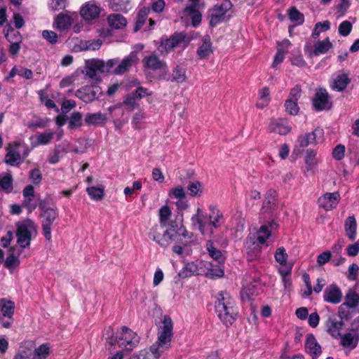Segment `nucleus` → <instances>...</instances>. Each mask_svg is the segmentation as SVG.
Wrapping results in <instances>:
<instances>
[{
	"instance_id": "nucleus-1",
	"label": "nucleus",
	"mask_w": 359,
	"mask_h": 359,
	"mask_svg": "<svg viewBox=\"0 0 359 359\" xmlns=\"http://www.w3.org/2000/svg\"><path fill=\"white\" fill-rule=\"evenodd\" d=\"M165 229L163 233L158 231V227L152 233V239L162 248H165L173 242L186 245L191 238L183 225H179L174 222H171Z\"/></svg>"
},
{
	"instance_id": "nucleus-2",
	"label": "nucleus",
	"mask_w": 359,
	"mask_h": 359,
	"mask_svg": "<svg viewBox=\"0 0 359 359\" xmlns=\"http://www.w3.org/2000/svg\"><path fill=\"white\" fill-rule=\"evenodd\" d=\"M174 323L170 317L164 316L158 326L157 341L150 347V351L158 359L171 347Z\"/></svg>"
},
{
	"instance_id": "nucleus-3",
	"label": "nucleus",
	"mask_w": 359,
	"mask_h": 359,
	"mask_svg": "<svg viewBox=\"0 0 359 359\" xmlns=\"http://www.w3.org/2000/svg\"><path fill=\"white\" fill-rule=\"evenodd\" d=\"M274 226L275 224L270 223L260 226L257 233L258 243H256L254 237H248L245 243V246L250 259H253L259 256L260 253L259 244L264 245L266 243V240L271 235V230L274 228Z\"/></svg>"
},
{
	"instance_id": "nucleus-4",
	"label": "nucleus",
	"mask_w": 359,
	"mask_h": 359,
	"mask_svg": "<svg viewBox=\"0 0 359 359\" xmlns=\"http://www.w3.org/2000/svg\"><path fill=\"white\" fill-rule=\"evenodd\" d=\"M53 26L60 32L67 31L72 27L74 33L79 34L83 28V22L79 20V16L76 12L67 11L55 16Z\"/></svg>"
},
{
	"instance_id": "nucleus-5",
	"label": "nucleus",
	"mask_w": 359,
	"mask_h": 359,
	"mask_svg": "<svg viewBox=\"0 0 359 359\" xmlns=\"http://www.w3.org/2000/svg\"><path fill=\"white\" fill-rule=\"evenodd\" d=\"M118 59H110L104 61L100 59L93 58L85 61L84 69L82 74H85L88 78L98 80L99 74L109 73L114 65L118 64Z\"/></svg>"
},
{
	"instance_id": "nucleus-6",
	"label": "nucleus",
	"mask_w": 359,
	"mask_h": 359,
	"mask_svg": "<svg viewBox=\"0 0 359 359\" xmlns=\"http://www.w3.org/2000/svg\"><path fill=\"white\" fill-rule=\"evenodd\" d=\"M37 233L36 225L30 219L20 222L17 224V243L20 248L28 247L33 237Z\"/></svg>"
},
{
	"instance_id": "nucleus-7",
	"label": "nucleus",
	"mask_w": 359,
	"mask_h": 359,
	"mask_svg": "<svg viewBox=\"0 0 359 359\" xmlns=\"http://www.w3.org/2000/svg\"><path fill=\"white\" fill-rule=\"evenodd\" d=\"M192 38L184 33L175 34L170 39L162 41L158 46L161 55H165L175 48H184L191 41Z\"/></svg>"
},
{
	"instance_id": "nucleus-8",
	"label": "nucleus",
	"mask_w": 359,
	"mask_h": 359,
	"mask_svg": "<svg viewBox=\"0 0 359 359\" xmlns=\"http://www.w3.org/2000/svg\"><path fill=\"white\" fill-rule=\"evenodd\" d=\"M324 131L320 128H316L311 133H306L298 136L294 147V150L302 152L310 144H317L323 141Z\"/></svg>"
},
{
	"instance_id": "nucleus-9",
	"label": "nucleus",
	"mask_w": 359,
	"mask_h": 359,
	"mask_svg": "<svg viewBox=\"0 0 359 359\" xmlns=\"http://www.w3.org/2000/svg\"><path fill=\"white\" fill-rule=\"evenodd\" d=\"M115 341L120 348L131 351L138 344L139 337L133 330L123 327L116 332Z\"/></svg>"
},
{
	"instance_id": "nucleus-10",
	"label": "nucleus",
	"mask_w": 359,
	"mask_h": 359,
	"mask_svg": "<svg viewBox=\"0 0 359 359\" xmlns=\"http://www.w3.org/2000/svg\"><path fill=\"white\" fill-rule=\"evenodd\" d=\"M215 311L219 318L226 326L233 323L238 314L233 299L227 302L225 305L220 304H216Z\"/></svg>"
},
{
	"instance_id": "nucleus-11",
	"label": "nucleus",
	"mask_w": 359,
	"mask_h": 359,
	"mask_svg": "<svg viewBox=\"0 0 359 359\" xmlns=\"http://www.w3.org/2000/svg\"><path fill=\"white\" fill-rule=\"evenodd\" d=\"M41 210V216L42 217L41 226L43 235L48 241L51 240L52 224L58 215L56 209L53 208H46L42 205H39Z\"/></svg>"
},
{
	"instance_id": "nucleus-12",
	"label": "nucleus",
	"mask_w": 359,
	"mask_h": 359,
	"mask_svg": "<svg viewBox=\"0 0 359 359\" xmlns=\"http://www.w3.org/2000/svg\"><path fill=\"white\" fill-rule=\"evenodd\" d=\"M209 266L210 262L203 260L187 262L179 272V276L185 278L191 276L204 275L207 273L205 267Z\"/></svg>"
},
{
	"instance_id": "nucleus-13",
	"label": "nucleus",
	"mask_w": 359,
	"mask_h": 359,
	"mask_svg": "<svg viewBox=\"0 0 359 359\" xmlns=\"http://www.w3.org/2000/svg\"><path fill=\"white\" fill-rule=\"evenodd\" d=\"M151 93L147 88L138 86L136 90L128 95L123 101L118 104V106L123 107L125 110L133 111L140 106L137 100L142 97L150 95Z\"/></svg>"
},
{
	"instance_id": "nucleus-14",
	"label": "nucleus",
	"mask_w": 359,
	"mask_h": 359,
	"mask_svg": "<svg viewBox=\"0 0 359 359\" xmlns=\"http://www.w3.org/2000/svg\"><path fill=\"white\" fill-rule=\"evenodd\" d=\"M232 4L230 1L225 0L220 5H217L210 11V23L215 26L229 18V11Z\"/></svg>"
},
{
	"instance_id": "nucleus-15",
	"label": "nucleus",
	"mask_w": 359,
	"mask_h": 359,
	"mask_svg": "<svg viewBox=\"0 0 359 359\" xmlns=\"http://www.w3.org/2000/svg\"><path fill=\"white\" fill-rule=\"evenodd\" d=\"M22 149H25V146L20 141L10 143L7 148V154L5 157L6 163L11 165H15L20 163L22 158L27 155V152H25L22 158L21 157L20 152Z\"/></svg>"
},
{
	"instance_id": "nucleus-16",
	"label": "nucleus",
	"mask_w": 359,
	"mask_h": 359,
	"mask_svg": "<svg viewBox=\"0 0 359 359\" xmlns=\"http://www.w3.org/2000/svg\"><path fill=\"white\" fill-rule=\"evenodd\" d=\"M101 8L95 1H90L83 4L79 10V14L83 22L90 23L97 19L100 15Z\"/></svg>"
},
{
	"instance_id": "nucleus-17",
	"label": "nucleus",
	"mask_w": 359,
	"mask_h": 359,
	"mask_svg": "<svg viewBox=\"0 0 359 359\" xmlns=\"http://www.w3.org/2000/svg\"><path fill=\"white\" fill-rule=\"evenodd\" d=\"M263 285L259 274H255L254 277H247L243 283L241 294L246 297L258 294L262 290Z\"/></svg>"
},
{
	"instance_id": "nucleus-18",
	"label": "nucleus",
	"mask_w": 359,
	"mask_h": 359,
	"mask_svg": "<svg viewBox=\"0 0 359 359\" xmlns=\"http://www.w3.org/2000/svg\"><path fill=\"white\" fill-rule=\"evenodd\" d=\"M102 94L101 88L98 86H86L79 89L75 95L83 102L88 103L97 99Z\"/></svg>"
},
{
	"instance_id": "nucleus-19",
	"label": "nucleus",
	"mask_w": 359,
	"mask_h": 359,
	"mask_svg": "<svg viewBox=\"0 0 359 359\" xmlns=\"http://www.w3.org/2000/svg\"><path fill=\"white\" fill-rule=\"evenodd\" d=\"M191 220L193 226L197 228L203 236H211L212 231L209 230L208 222L201 208L196 209V212L192 215Z\"/></svg>"
},
{
	"instance_id": "nucleus-20",
	"label": "nucleus",
	"mask_w": 359,
	"mask_h": 359,
	"mask_svg": "<svg viewBox=\"0 0 359 359\" xmlns=\"http://www.w3.org/2000/svg\"><path fill=\"white\" fill-rule=\"evenodd\" d=\"M201 13L196 9V4L186 7L182 14V20L187 26L197 27L201 23Z\"/></svg>"
},
{
	"instance_id": "nucleus-21",
	"label": "nucleus",
	"mask_w": 359,
	"mask_h": 359,
	"mask_svg": "<svg viewBox=\"0 0 359 359\" xmlns=\"http://www.w3.org/2000/svg\"><path fill=\"white\" fill-rule=\"evenodd\" d=\"M301 88L299 86H294L290 91L288 98L285 103L286 111L291 115H297L299 107L297 101L301 96Z\"/></svg>"
},
{
	"instance_id": "nucleus-22",
	"label": "nucleus",
	"mask_w": 359,
	"mask_h": 359,
	"mask_svg": "<svg viewBox=\"0 0 359 359\" xmlns=\"http://www.w3.org/2000/svg\"><path fill=\"white\" fill-rule=\"evenodd\" d=\"M14 310V302L4 298L0 299V319L2 318H7L9 320L2 322V325L4 327H9L11 326Z\"/></svg>"
},
{
	"instance_id": "nucleus-23",
	"label": "nucleus",
	"mask_w": 359,
	"mask_h": 359,
	"mask_svg": "<svg viewBox=\"0 0 359 359\" xmlns=\"http://www.w3.org/2000/svg\"><path fill=\"white\" fill-rule=\"evenodd\" d=\"M340 195L338 192L325 193L318 200V205L326 211L335 208L340 200Z\"/></svg>"
},
{
	"instance_id": "nucleus-24",
	"label": "nucleus",
	"mask_w": 359,
	"mask_h": 359,
	"mask_svg": "<svg viewBox=\"0 0 359 359\" xmlns=\"http://www.w3.org/2000/svg\"><path fill=\"white\" fill-rule=\"evenodd\" d=\"M142 64L144 69L162 70L165 73L168 72L166 63L154 54L145 56L142 60Z\"/></svg>"
},
{
	"instance_id": "nucleus-25",
	"label": "nucleus",
	"mask_w": 359,
	"mask_h": 359,
	"mask_svg": "<svg viewBox=\"0 0 359 359\" xmlns=\"http://www.w3.org/2000/svg\"><path fill=\"white\" fill-rule=\"evenodd\" d=\"M209 210L210 211L209 215L208 222L209 230L213 233V229H217L221 226L225 222V218L223 212L214 205H210Z\"/></svg>"
},
{
	"instance_id": "nucleus-26",
	"label": "nucleus",
	"mask_w": 359,
	"mask_h": 359,
	"mask_svg": "<svg viewBox=\"0 0 359 359\" xmlns=\"http://www.w3.org/2000/svg\"><path fill=\"white\" fill-rule=\"evenodd\" d=\"M139 60L137 53L132 52L129 55L123 58L118 66L113 69L112 72L115 74H123L128 72L130 68L135 65Z\"/></svg>"
},
{
	"instance_id": "nucleus-27",
	"label": "nucleus",
	"mask_w": 359,
	"mask_h": 359,
	"mask_svg": "<svg viewBox=\"0 0 359 359\" xmlns=\"http://www.w3.org/2000/svg\"><path fill=\"white\" fill-rule=\"evenodd\" d=\"M305 350L306 352L310 355L312 359H317L321 354V347L318 344L315 337L311 334L306 336Z\"/></svg>"
},
{
	"instance_id": "nucleus-28",
	"label": "nucleus",
	"mask_w": 359,
	"mask_h": 359,
	"mask_svg": "<svg viewBox=\"0 0 359 359\" xmlns=\"http://www.w3.org/2000/svg\"><path fill=\"white\" fill-rule=\"evenodd\" d=\"M161 79L182 83L187 80V69L183 65H177L172 70L171 76L161 75Z\"/></svg>"
},
{
	"instance_id": "nucleus-29",
	"label": "nucleus",
	"mask_w": 359,
	"mask_h": 359,
	"mask_svg": "<svg viewBox=\"0 0 359 359\" xmlns=\"http://www.w3.org/2000/svg\"><path fill=\"white\" fill-rule=\"evenodd\" d=\"M359 334L355 331H351L340 337V344L344 349L353 350L358 343Z\"/></svg>"
},
{
	"instance_id": "nucleus-30",
	"label": "nucleus",
	"mask_w": 359,
	"mask_h": 359,
	"mask_svg": "<svg viewBox=\"0 0 359 359\" xmlns=\"http://www.w3.org/2000/svg\"><path fill=\"white\" fill-rule=\"evenodd\" d=\"M351 80L348 73L340 72L332 76V88L337 91H343L346 88Z\"/></svg>"
},
{
	"instance_id": "nucleus-31",
	"label": "nucleus",
	"mask_w": 359,
	"mask_h": 359,
	"mask_svg": "<svg viewBox=\"0 0 359 359\" xmlns=\"http://www.w3.org/2000/svg\"><path fill=\"white\" fill-rule=\"evenodd\" d=\"M291 43L289 40L285 39L278 43L277 52L274 56L272 67L276 68L284 60Z\"/></svg>"
},
{
	"instance_id": "nucleus-32",
	"label": "nucleus",
	"mask_w": 359,
	"mask_h": 359,
	"mask_svg": "<svg viewBox=\"0 0 359 359\" xmlns=\"http://www.w3.org/2000/svg\"><path fill=\"white\" fill-rule=\"evenodd\" d=\"M323 297L327 302L338 304L341 300L342 294L337 285H330L325 290Z\"/></svg>"
},
{
	"instance_id": "nucleus-33",
	"label": "nucleus",
	"mask_w": 359,
	"mask_h": 359,
	"mask_svg": "<svg viewBox=\"0 0 359 359\" xmlns=\"http://www.w3.org/2000/svg\"><path fill=\"white\" fill-rule=\"evenodd\" d=\"M269 129L271 132H274L281 135H285L291 131V127L288 122L284 119L271 120Z\"/></svg>"
},
{
	"instance_id": "nucleus-34",
	"label": "nucleus",
	"mask_w": 359,
	"mask_h": 359,
	"mask_svg": "<svg viewBox=\"0 0 359 359\" xmlns=\"http://www.w3.org/2000/svg\"><path fill=\"white\" fill-rule=\"evenodd\" d=\"M196 53L200 59L208 58L213 53V47L209 36H205L202 39Z\"/></svg>"
},
{
	"instance_id": "nucleus-35",
	"label": "nucleus",
	"mask_w": 359,
	"mask_h": 359,
	"mask_svg": "<svg viewBox=\"0 0 359 359\" xmlns=\"http://www.w3.org/2000/svg\"><path fill=\"white\" fill-rule=\"evenodd\" d=\"M328 93L325 90L319 89L313 100V105L318 111H321L327 108Z\"/></svg>"
},
{
	"instance_id": "nucleus-36",
	"label": "nucleus",
	"mask_w": 359,
	"mask_h": 359,
	"mask_svg": "<svg viewBox=\"0 0 359 359\" xmlns=\"http://www.w3.org/2000/svg\"><path fill=\"white\" fill-rule=\"evenodd\" d=\"M306 171L315 173L318 168L317 152L314 149H308L304 157Z\"/></svg>"
},
{
	"instance_id": "nucleus-37",
	"label": "nucleus",
	"mask_w": 359,
	"mask_h": 359,
	"mask_svg": "<svg viewBox=\"0 0 359 359\" xmlns=\"http://www.w3.org/2000/svg\"><path fill=\"white\" fill-rule=\"evenodd\" d=\"M54 133L50 131L36 133L31 137V144L33 147L48 144L51 142Z\"/></svg>"
},
{
	"instance_id": "nucleus-38",
	"label": "nucleus",
	"mask_w": 359,
	"mask_h": 359,
	"mask_svg": "<svg viewBox=\"0 0 359 359\" xmlns=\"http://www.w3.org/2000/svg\"><path fill=\"white\" fill-rule=\"evenodd\" d=\"M52 352V347L48 343H44L36 347L31 353L32 359H47Z\"/></svg>"
},
{
	"instance_id": "nucleus-39",
	"label": "nucleus",
	"mask_w": 359,
	"mask_h": 359,
	"mask_svg": "<svg viewBox=\"0 0 359 359\" xmlns=\"http://www.w3.org/2000/svg\"><path fill=\"white\" fill-rule=\"evenodd\" d=\"M107 120L106 114L101 112L89 113L86 115L85 121L88 125L102 126Z\"/></svg>"
},
{
	"instance_id": "nucleus-40",
	"label": "nucleus",
	"mask_w": 359,
	"mask_h": 359,
	"mask_svg": "<svg viewBox=\"0 0 359 359\" xmlns=\"http://www.w3.org/2000/svg\"><path fill=\"white\" fill-rule=\"evenodd\" d=\"M107 20L109 27L112 29H121L127 24L126 18L120 14H111L109 15Z\"/></svg>"
},
{
	"instance_id": "nucleus-41",
	"label": "nucleus",
	"mask_w": 359,
	"mask_h": 359,
	"mask_svg": "<svg viewBox=\"0 0 359 359\" xmlns=\"http://www.w3.org/2000/svg\"><path fill=\"white\" fill-rule=\"evenodd\" d=\"M25 200L23 205L27 208L29 212L33 211L36 208V203H32L34 198V189L32 186H28L23 191Z\"/></svg>"
},
{
	"instance_id": "nucleus-42",
	"label": "nucleus",
	"mask_w": 359,
	"mask_h": 359,
	"mask_svg": "<svg viewBox=\"0 0 359 359\" xmlns=\"http://www.w3.org/2000/svg\"><path fill=\"white\" fill-rule=\"evenodd\" d=\"M171 215L172 212L168 205H165L160 208L158 213L160 227H166L170 224Z\"/></svg>"
},
{
	"instance_id": "nucleus-43",
	"label": "nucleus",
	"mask_w": 359,
	"mask_h": 359,
	"mask_svg": "<svg viewBox=\"0 0 359 359\" xmlns=\"http://www.w3.org/2000/svg\"><path fill=\"white\" fill-rule=\"evenodd\" d=\"M16 75H19L27 79H32L33 74L30 69L24 68L20 66H14L11 70L8 76L6 77V79L8 80Z\"/></svg>"
},
{
	"instance_id": "nucleus-44",
	"label": "nucleus",
	"mask_w": 359,
	"mask_h": 359,
	"mask_svg": "<svg viewBox=\"0 0 359 359\" xmlns=\"http://www.w3.org/2000/svg\"><path fill=\"white\" fill-rule=\"evenodd\" d=\"M20 253V250L17 248L11 249L5 262V264L8 268L15 269L19 265L20 261L18 259V256Z\"/></svg>"
},
{
	"instance_id": "nucleus-45",
	"label": "nucleus",
	"mask_w": 359,
	"mask_h": 359,
	"mask_svg": "<svg viewBox=\"0 0 359 359\" xmlns=\"http://www.w3.org/2000/svg\"><path fill=\"white\" fill-rule=\"evenodd\" d=\"M332 45L330 41L328 38L323 41H319L316 42L314 45L313 53L316 55H319L321 54L326 53L330 48H332Z\"/></svg>"
},
{
	"instance_id": "nucleus-46",
	"label": "nucleus",
	"mask_w": 359,
	"mask_h": 359,
	"mask_svg": "<svg viewBox=\"0 0 359 359\" xmlns=\"http://www.w3.org/2000/svg\"><path fill=\"white\" fill-rule=\"evenodd\" d=\"M274 258L277 263L282 266L281 268H285L287 266H292L287 263L288 255L284 247H279L274 253Z\"/></svg>"
},
{
	"instance_id": "nucleus-47",
	"label": "nucleus",
	"mask_w": 359,
	"mask_h": 359,
	"mask_svg": "<svg viewBox=\"0 0 359 359\" xmlns=\"http://www.w3.org/2000/svg\"><path fill=\"white\" fill-rule=\"evenodd\" d=\"M356 221L353 216L348 217L345 222V230L347 236L353 240L356 236Z\"/></svg>"
},
{
	"instance_id": "nucleus-48",
	"label": "nucleus",
	"mask_w": 359,
	"mask_h": 359,
	"mask_svg": "<svg viewBox=\"0 0 359 359\" xmlns=\"http://www.w3.org/2000/svg\"><path fill=\"white\" fill-rule=\"evenodd\" d=\"M111 8L116 11L127 12L130 9V2L126 0H106Z\"/></svg>"
},
{
	"instance_id": "nucleus-49",
	"label": "nucleus",
	"mask_w": 359,
	"mask_h": 359,
	"mask_svg": "<svg viewBox=\"0 0 359 359\" xmlns=\"http://www.w3.org/2000/svg\"><path fill=\"white\" fill-rule=\"evenodd\" d=\"M81 76V73L76 72L72 75L63 78L60 83V88H66L70 86L80 84L79 81Z\"/></svg>"
},
{
	"instance_id": "nucleus-50",
	"label": "nucleus",
	"mask_w": 359,
	"mask_h": 359,
	"mask_svg": "<svg viewBox=\"0 0 359 359\" xmlns=\"http://www.w3.org/2000/svg\"><path fill=\"white\" fill-rule=\"evenodd\" d=\"M187 189L191 196H201L203 194L204 187L201 182L193 181L189 184Z\"/></svg>"
},
{
	"instance_id": "nucleus-51",
	"label": "nucleus",
	"mask_w": 359,
	"mask_h": 359,
	"mask_svg": "<svg viewBox=\"0 0 359 359\" xmlns=\"http://www.w3.org/2000/svg\"><path fill=\"white\" fill-rule=\"evenodd\" d=\"M147 118V114L143 109H140L135 112L132 118V125L135 129H140L142 123Z\"/></svg>"
},
{
	"instance_id": "nucleus-52",
	"label": "nucleus",
	"mask_w": 359,
	"mask_h": 359,
	"mask_svg": "<svg viewBox=\"0 0 359 359\" xmlns=\"http://www.w3.org/2000/svg\"><path fill=\"white\" fill-rule=\"evenodd\" d=\"M270 102V93L267 88H263L259 91V100L257 106L259 108H264Z\"/></svg>"
},
{
	"instance_id": "nucleus-53",
	"label": "nucleus",
	"mask_w": 359,
	"mask_h": 359,
	"mask_svg": "<svg viewBox=\"0 0 359 359\" xmlns=\"http://www.w3.org/2000/svg\"><path fill=\"white\" fill-rule=\"evenodd\" d=\"M88 194L93 201H100L103 198L104 191L103 187H89L86 189Z\"/></svg>"
},
{
	"instance_id": "nucleus-54",
	"label": "nucleus",
	"mask_w": 359,
	"mask_h": 359,
	"mask_svg": "<svg viewBox=\"0 0 359 359\" xmlns=\"http://www.w3.org/2000/svg\"><path fill=\"white\" fill-rule=\"evenodd\" d=\"M5 36L10 43L22 42V36L20 33L18 31L15 30L11 25L6 26V33Z\"/></svg>"
},
{
	"instance_id": "nucleus-55",
	"label": "nucleus",
	"mask_w": 359,
	"mask_h": 359,
	"mask_svg": "<svg viewBox=\"0 0 359 359\" xmlns=\"http://www.w3.org/2000/svg\"><path fill=\"white\" fill-rule=\"evenodd\" d=\"M207 250L209 252L210 256L217 261L219 263L224 262V258L220 250H217L214 246L213 243L211 241H208L206 244Z\"/></svg>"
},
{
	"instance_id": "nucleus-56",
	"label": "nucleus",
	"mask_w": 359,
	"mask_h": 359,
	"mask_svg": "<svg viewBox=\"0 0 359 359\" xmlns=\"http://www.w3.org/2000/svg\"><path fill=\"white\" fill-rule=\"evenodd\" d=\"M207 273H204V276L210 278H220L224 276V271L220 266H213L210 263L208 267H205Z\"/></svg>"
},
{
	"instance_id": "nucleus-57",
	"label": "nucleus",
	"mask_w": 359,
	"mask_h": 359,
	"mask_svg": "<svg viewBox=\"0 0 359 359\" xmlns=\"http://www.w3.org/2000/svg\"><path fill=\"white\" fill-rule=\"evenodd\" d=\"M149 12H150V9L149 8H144L140 11L138 15H137L136 25L135 27V32H137L143 27V25L146 22Z\"/></svg>"
},
{
	"instance_id": "nucleus-58",
	"label": "nucleus",
	"mask_w": 359,
	"mask_h": 359,
	"mask_svg": "<svg viewBox=\"0 0 359 359\" xmlns=\"http://www.w3.org/2000/svg\"><path fill=\"white\" fill-rule=\"evenodd\" d=\"M341 328V324L335 320L330 319L327 324L328 332L334 338H337L339 335V331Z\"/></svg>"
},
{
	"instance_id": "nucleus-59",
	"label": "nucleus",
	"mask_w": 359,
	"mask_h": 359,
	"mask_svg": "<svg viewBox=\"0 0 359 359\" xmlns=\"http://www.w3.org/2000/svg\"><path fill=\"white\" fill-rule=\"evenodd\" d=\"M330 27V22L328 20L316 23L312 32L313 37L318 38L321 32L328 30Z\"/></svg>"
},
{
	"instance_id": "nucleus-60",
	"label": "nucleus",
	"mask_w": 359,
	"mask_h": 359,
	"mask_svg": "<svg viewBox=\"0 0 359 359\" xmlns=\"http://www.w3.org/2000/svg\"><path fill=\"white\" fill-rule=\"evenodd\" d=\"M289 18L296 25H301L304 22V15L295 8H292L288 11Z\"/></svg>"
},
{
	"instance_id": "nucleus-61",
	"label": "nucleus",
	"mask_w": 359,
	"mask_h": 359,
	"mask_svg": "<svg viewBox=\"0 0 359 359\" xmlns=\"http://www.w3.org/2000/svg\"><path fill=\"white\" fill-rule=\"evenodd\" d=\"M102 45V42L100 40H91V41H81V50H97L100 48Z\"/></svg>"
},
{
	"instance_id": "nucleus-62",
	"label": "nucleus",
	"mask_w": 359,
	"mask_h": 359,
	"mask_svg": "<svg viewBox=\"0 0 359 359\" xmlns=\"http://www.w3.org/2000/svg\"><path fill=\"white\" fill-rule=\"evenodd\" d=\"M292 266H287L285 268H280L278 271L281 276L282 281L285 285V287H287L288 285H290V273L292 271Z\"/></svg>"
},
{
	"instance_id": "nucleus-63",
	"label": "nucleus",
	"mask_w": 359,
	"mask_h": 359,
	"mask_svg": "<svg viewBox=\"0 0 359 359\" xmlns=\"http://www.w3.org/2000/svg\"><path fill=\"white\" fill-rule=\"evenodd\" d=\"M69 5L68 0H49L48 7L52 11L63 10Z\"/></svg>"
},
{
	"instance_id": "nucleus-64",
	"label": "nucleus",
	"mask_w": 359,
	"mask_h": 359,
	"mask_svg": "<svg viewBox=\"0 0 359 359\" xmlns=\"http://www.w3.org/2000/svg\"><path fill=\"white\" fill-rule=\"evenodd\" d=\"M168 196L171 198L180 200L185 198L186 193L184 189L182 186L178 185L169 190Z\"/></svg>"
}]
</instances>
